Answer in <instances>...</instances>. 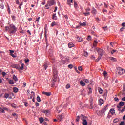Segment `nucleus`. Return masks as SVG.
Returning a JSON list of instances; mask_svg holds the SVG:
<instances>
[{
	"label": "nucleus",
	"mask_w": 125,
	"mask_h": 125,
	"mask_svg": "<svg viewBox=\"0 0 125 125\" xmlns=\"http://www.w3.org/2000/svg\"><path fill=\"white\" fill-rule=\"evenodd\" d=\"M78 70H79V71H83V67H82V66L79 67Z\"/></svg>",
	"instance_id": "obj_57"
},
{
	"label": "nucleus",
	"mask_w": 125,
	"mask_h": 125,
	"mask_svg": "<svg viewBox=\"0 0 125 125\" xmlns=\"http://www.w3.org/2000/svg\"><path fill=\"white\" fill-rule=\"evenodd\" d=\"M16 4H19V0H16Z\"/></svg>",
	"instance_id": "obj_64"
},
{
	"label": "nucleus",
	"mask_w": 125,
	"mask_h": 125,
	"mask_svg": "<svg viewBox=\"0 0 125 125\" xmlns=\"http://www.w3.org/2000/svg\"><path fill=\"white\" fill-rule=\"evenodd\" d=\"M25 63L27 64V63H28L29 61H30V60L27 59V60H25Z\"/></svg>",
	"instance_id": "obj_60"
},
{
	"label": "nucleus",
	"mask_w": 125,
	"mask_h": 125,
	"mask_svg": "<svg viewBox=\"0 0 125 125\" xmlns=\"http://www.w3.org/2000/svg\"><path fill=\"white\" fill-rule=\"evenodd\" d=\"M13 80H14L15 82H17L18 81V79L15 75L13 76Z\"/></svg>",
	"instance_id": "obj_25"
},
{
	"label": "nucleus",
	"mask_w": 125,
	"mask_h": 125,
	"mask_svg": "<svg viewBox=\"0 0 125 125\" xmlns=\"http://www.w3.org/2000/svg\"><path fill=\"white\" fill-rule=\"evenodd\" d=\"M81 120L83 121L82 124L83 125H87V121H86V117L83 116V115H81Z\"/></svg>",
	"instance_id": "obj_2"
},
{
	"label": "nucleus",
	"mask_w": 125,
	"mask_h": 125,
	"mask_svg": "<svg viewBox=\"0 0 125 125\" xmlns=\"http://www.w3.org/2000/svg\"><path fill=\"white\" fill-rule=\"evenodd\" d=\"M124 105H125V102H120L119 104V105H118V106H120V107H123V106H124Z\"/></svg>",
	"instance_id": "obj_18"
},
{
	"label": "nucleus",
	"mask_w": 125,
	"mask_h": 125,
	"mask_svg": "<svg viewBox=\"0 0 125 125\" xmlns=\"http://www.w3.org/2000/svg\"><path fill=\"white\" fill-rule=\"evenodd\" d=\"M117 107L118 109V111H121V108H122L121 106H120L117 105Z\"/></svg>",
	"instance_id": "obj_58"
},
{
	"label": "nucleus",
	"mask_w": 125,
	"mask_h": 125,
	"mask_svg": "<svg viewBox=\"0 0 125 125\" xmlns=\"http://www.w3.org/2000/svg\"><path fill=\"white\" fill-rule=\"evenodd\" d=\"M39 121H40L41 124H42V123H43V121H44V120L43 119V118L42 117H41L39 119Z\"/></svg>",
	"instance_id": "obj_28"
},
{
	"label": "nucleus",
	"mask_w": 125,
	"mask_h": 125,
	"mask_svg": "<svg viewBox=\"0 0 125 125\" xmlns=\"http://www.w3.org/2000/svg\"><path fill=\"white\" fill-rule=\"evenodd\" d=\"M42 94L46 95V96H50L51 95V93L50 92H42Z\"/></svg>",
	"instance_id": "obj_10"
},
{
	"label": "nucleus",
	"mask_w": 125,
	"mask_h": 125,
	"mask_svg": "<svg viewBox=\"0 0 125 125\" xmlns=\"http://www.w3.org/2000/svg\"><path fill=\"white\" fill-rule=\"evenodd\" d=\"M36 99L38 102H41V101H42V100H41V98H40V96H37Z\"/></svg>",
	"instance_id": "obj_31"
},
{
	"label": "nucleus",
	"mask_w": 125,
	"mask_h": 125,
	"mask_svg": "<svg viewBox=\"0 0 125 125\" xmlns=\"http://www.w3.org/2000/svg\"><path fill=\"white\" fill-rule=\"evenodd\" d=\"M125 69L121 67H119L117 68V72L119 74V75H123V74H125Z\"/></svg>",
	"instance_id": "obj_4"
},
{
	"label": "nucleus",
	"mask_w": 125,
	"mask_h": 125,
	"mask_svg": "<svg viewBox=\"0 0 125 125\" xmlns=\"http://www.w3.org/2000/svg\"><path fill=\"white\" fill-rule=\"evenodd\" d=\"M52 19H53L54 20H57V16H56V13H55L52 15Z\"/></svg>",
	"instance_id": "obj_13"
},
{
	"label": "nucleus",
	"mask_w": 125,
	"mask_h": 125,
	"mask_svg": "<svg viewBox=\"0 0 125 125\" xmlns=\"http://www.w3.org/2000/svg\"><path fill=\"white\" fill-rule=\"evenodd\" d=\"M20 70H24V63H22L20 68Z\"/></svg>",
	"instance_id": "obj_32"
},
{
	"label": "nucleus",
	"mask_w": 125,
	"mask_h": 125,
	"mask_svg": "<svg viewBox=\"0 0 125 125\" xmlns=\"http://www.w3.org/2000/svg\"><path fill=\"white\" fill-rule=\"evenodd\" d=\"M83 14L85 15V16H87V15H89L90 13L89 12L84 13Z\"/></svg>",
	"instance_id": "obj_51"
},
{
	"label": "nucleus",
	"mask_w": 125,
	"mask_h": 125,
	"mask_svg": "<svg viewBox=\"0 0 125 125\" xmlns=\"http://www.w3.org/2000/svg\"><path fill=\"white\" fill-rule=\"evenodd\" d=\"M64 59L66 62H69L70 61V59H69V58H64Z\"/></svg>",
	"instance_id": "obj_43"
},
{
	"label": "nucleus",
	"mask_w": 125,
	"mask_h": 125,
	"mask_svg": "<svg viewBox=\"0 0 125 125\" xmlns=\"http://www.w3.org/2000/svg\"><path fill=\"white\" fill-rule=\"evenodd\" d=\"M4 97L6 99L8 98V97H9V94H7V93H5L4 95Z\"/></svg>",
	"instance_id": "obj_37"
},
{
	"label": "nucleus",
	"mask_w": 125,
	"mask_h": 125,
	"mask_svg": "<svg viewBox=\"0 0 125 125\" xmlns=\"http://www.w3.org/2000/svg\"><path fill=\"white\" fill-rule=\"evenodd\" d=\"M54 78H52V81H53V82H54V83H55V82H56L57 80H56V78L57 77H55L54 76H53Z\"/></svg>",
	"instance_id": "obj_40"
},
{
	"label": "nucleus",
	"mask_w": 125,
	"mask_h": 125,
	"mask_svg": "<svg viewBox=\"0 0 125 125\" xmlns=\"http://www.w3.org/2000/svg\"><path fill=\"white\" fill-rule=\"evenodd\" d=\"M3 111H8V108H6V107H3Z\"/></svg>",
	"instance_id": "obj_53"
},
{
	"label": "nucleus",
	"mask_w": 125,
	"mask_h": 125,
	"mask_svg": "<svg viewBox=\"0 0 125 125\" xmlns=\"http://www.w3.org/2000/svg\"><path fill=\"white\" fill-rule=\"evenodd\" d=\"M51 62L52 63H54V62H55V60L54 59H52L51 60Z\"/></svg>",
	"instance_id": "obj_59"
},
{
	"label": "nucleus",
	"mask_w": 125,
	"mask_h": 125,
	"mask_svg": "<svg viewBox=\"0 0 125 125\" xmlns=\"http://www.w3.org/2000/svg\"><path fill=\"white\" fill-rule=\"evenodd\" d=\"M51 27H54V26H56V23H55V21H53V22H52V23L51 24Z\"/></svg>",
	"instance_id": "obj_34"
},
{
	"label": "nucleus",
	"mask_w": 125,
	"mask_h": 125,
	"mask_svg": "<svg viewBox=\"0 0 125 125\" xmlns=\"http://www.w3.org/2000/svg\"><path fill=\"white\" fill-rule=\"evenodd\" d=\"M48 66H47V64L46 63H44V65H43V70H46V69H47V67Z\"/></svg>",
	"instance_id": "obj_21"
},
{
	"label": "nucleus",
	"mask_w": 125,
	"mask_h": 125,
	"mask_svg": "<svg viewBox=\"0 0 125 125\" xmlns=\"http://www.w3.org/2000/svg\"><path fill=\"white\" fill-rule=\"evenodd\" d=\"M19 5V8H20V9H21V7H22V5H23V3H21V4H20Z\"/></svg>",
	"instance_id": "obj_55"
},
{
	"label": "nucleus",
	"mask_w": 125,
	"mask_h": 125,
	"mask_svg": "<svg viewBox=\"0 0 125 125\" xmlns=\"http://www.w3.org/2000/svg\"><path fill=\"white\" fill-rule=\"evenodd\" d=\"M80 25L82 27H84L85 26H86V22H83V23H80Z\"/></svg>",
	"instance_id": "obj_19"
},
{
	"label": "nucleus",
	"mask_w": 125,
	"mask_h": 125,
	"mask_svg": "<svg viewBox=\"0 0 125 125\" xmlns=\"http://www.w3.org/2000/svg\"><path fill=\"white\" fill-rule=\"evenodd\" d=\"M76 122H80V116H77L76 118Z\"/></svg>",
	"instance_id": "obj_48"
},
{
	"label": "nucleus",
	"mask_w": 125,
	"mask_h": 125,
	"mask_svg": "<svg viewBox=\"0 0 125 125\" xmlns=\"http://www.w3.org/2000/svg\"><path fill=\"white\" fill-rule=\"evenodd\" d=\"M97 43H98V42H97V40H94L93 43V45L94 47H96L97 45Z\"/></svg>",
	"instance_id": "obj_14"
},
{
	"label": "nucleus",
	"mask_w": 125,
	"mask_h": 125,
	"mask_svg": "<svg viewBox=\"0 0 125 125\" xmlns=\"http://www.w3.org/2000/svg\"><path fill=\"white\" fill-rule=\"evenodd\" d=\"M99 102L100 103V106H101V105H102V104H103V100H102V99H100L99 100Z\"/></svg>",
	"instance_id": "obj_26"
},
{
	"label": "nucleus",
	"mask_w": 125,
	"mask_h": 125,
	"mask_svg": "<svg viewBox=\"0 0 125 125\" xmlns=\"http://www.w3.org/2000/svg\"><path fill=\"white\" fill-rule=\"evenodd\" d=\"M23 87H25V86H26L27 83H26L25 82H24V83H23Z\"/></svg>",
	"instance_id": "obj_61"
},
{
	"label": "nucleus",
	"mask_w": 125,
	"mask_h": 125,
	"mask_svg": "<svg viewBox=\"0 0 125 125\" xmlns=\"http://www.w3.org/2000/svg\"><path fill=\"white\" fill-rule=\"evenodd\" d=\"M88 90H89V92H88L89 94L92 93V89L91 88H88Z\"/></svg>",
	"instance_id": "obj_38"
},
{
	"label": "nucleus",
	"mask_w": 125,
	"mask_h": 125,
	"mask_svg": "<svg viewBox=\"0 0 125 125\" xmlns=\"http://www.w3.org/2000/svg\"><path fill=\"white\" fill-rule=\"evenodd\" d=\"M93 105V103H92V101H91V102H90V109H93V107L92 106Z\"/></svg>",
	"instance_id": "obj_33"
},
{
	"label": "nucleus",
	"mask_w": 125,
	"mask_h": 125,
	"mask_svg": "<svg viewBox=\"0 0 125 125\" xmlns=\"http://www.w3.org/2000/svg\"><path fill=\"white\" fill-rule=\"evenodd\" d=\"M96 9L95 8H94V7H92V11L91 12V13H92V14H96Z\"/></svg>",
	"instance_id": "obj_15"
},
{
	"label": "nucleus",
	"mask_w": 125,
	"mask_h": 125,
	"mask_svg": "<svg viewBox=\"0 0 125 125\" xmlns=\"http://www.w3.org/2000/svg\"><path fill=\"white\" fill-rule=\"evenodd\" d=\"M77 40L78 41V42H82L83 38L82 37H78Z\"/></svg>",
	"instance_id": "obj_27"
},
{
	"label": "nucleus",
	"mask_w": 125,
	"mask_h": 125,
	"mask_svg": "<svg viewBox=\"0 0 125 125\" xmlns=\"http://www.w3.org/2000/svg\"><path fill=\"white\" fill-rule=\"evenodd\" d=\"M110 112L112 114V115H115V109L113 108L110 109Z\"/></svg>",
	"instance_id": "obj_17"
},
{
	"label": "nucleus",
	"mask_w": 125,
	"mask_h": 125,
	"mask_svg": "<svg viewBox=\"0 0 125 125\" xmlns=\"http://www.w3.org/2000/svg\"><path fill=\"white\" fill-rule=\"evenodd\" d=\"M73 67H74V66L72 64H69L68 65V67L69 68V69H73Z\"/></svg>",
	"instance_id": "obj_35"
},
{
	"label": "nucleus",
	"mask_w": 125,
	"mask_h": 125,
	"mask_svg": "<svg viewBox=\"0 0 125 125\" xmlns=\"http://www.w3.org/2000/svg\"><path fill=\"white\" fill-rule=\"evenodd\" d=\"M115 52H117V50H113L111 51V54H114V53H115Z\"/></svg>",
	"instance_id": "obj_54"
},
{
	"label": "nucleus",
	"mask_w": 125,
	"mask_h": 125,
	"mask_svg": "<svg viewBox=\"0 0 125 125\" xmlns=\"http://www.w3.org/2000/svg\"><path fill=\"white\" fill-rule=\"evenodd\" d=\"M66 61L65 60H62L60 62V65H63V64H66Z\"/></svg>",
	"instance_id": "obj_16"
},
{
	"label": "nucleus",
	"mask_w": 125,
	"mask_h": 125,
	"mask_svg": "<svg viewBox=\"0 0 125 125\" xmlns=\"http://www.w3.org/2000/svg\"><path fill=\"white\" fill-rule=\"evenodd\" d=\"M53 73L54 75L53 77H55V78H57V74H58V73L57 72V71L55 70H54L53 71Z\"/></svg>",
	"instance_id": "obj_11"
},
{
	"label": "nucleus",
	"mask_w": 125,
	"mask_h": 125,
	"mask_svg": "<svg viewBox=\"0 0 125 125\" xmlns=\"http://www.w3.org/2000/svg\"><path fill=\"white\" fill-rule=\"evenodd\" d=\"M119 125H125V121L121 122Z\"/></svg>",
	"instance_id": "obj_56"
},
{
	"label": "nucleus",
	"mask_w": 125,
	"mask_h": 125,
	"mask_svg": "<svg viewBox=\"0 0 125 125\" xmlns=\"http://www.w3.org/2000/svg\"><path fill=\"white\" fill-rule=\"evenodd\" d=\"M70 87H71V85H70V84H68L67 85H66V88H67V89H69Z\"/></svg>",
	"instance_id": "obj_42"
},
{
	"label": "nucleus",
	"mask_w": 125,
	"mask_h": 125,
	"mask_svg": "<svg viewBox=\"0 0 125 125\" xmlns=\"http://www.w3.org/2000/svg\"><path fill=\"white\" fill-rule=\"evenodd\" d=\"M17 31V28L16 27H15V25L13 24H10V29L9 30H8L9 34H11L12 35H15Z\"/></svg>",
	"instance_id": "obj_1"
},
{
	"label": "nucleus",
	"mask_w": 125,
	"mask_h": 125,
	"mask_svg": "<svg viewBox=\"0 0 125 125\" xmlns=\"http://www.w3.org/2000/svg\"><path fill=\"white\" fill-rule=\"evenodd\" d=\"M74 46V44L72 42H70L68 44V47L69 48H72Z\"/></svg>",
	"instance_id": "obj_23"
},
{
	"label": "nucleus",
	"mask_w": 125,
	"mask_h": 125,
	"mask_svg": "<svg viewBox=\"0 0 125 125\" xmlns=\"http://www.w3.org/2000/svg\"><path fill=\"white\" fill-rule=\"evenodd\" d=\"M114 100H115V101L118 102V101H119V98H118L117 97H115L114 98Z\"/></svg>",
	"instance_id": "obj_63"
},
{
	"label": "nucleus",
	"mask_w": 125,
	"mask_h": 125,
	"mask_svg": "<svg viewBox=\"0 0 125 125\" xmlns=\"http://www.w3.org/2000/svg\"><path fill=\"white\" fill-rule=\"evenodd\" d=\"M13 92H15V93H17V92H18V88L15 87L13 88Z\"/></svg>",
	"instance_id": "obj_20"
},
{
	"label": "nucleus",
	"mask_w": 125,
	"mask_h": 125,
	"mask_svg": "<svg viewBox=\"0 0 125 125\" xmlns=\"http://www.w3.org/2000/svg\"><path fill=\"white\" fill-rule=\"evenodd\" d=\"M96 50L98 52V54H103V50L102 49L96 48Z\"/></svg>",
	"instance_id": "obj_8"
},
{
	"label": "nucleus",
	"mask_w": 125,
	"mask_h": 125,
	"mask_svg": "<svg viewBox=\"0 0 125 125\" xmlns=\"http://www.w3.org/2000/svg\"><path fill=\"white\" fill-rule=\"evenodd\" d=\"M99 92L100 94H102V92H103V90H102V89L100 88L99 89Z\"/></svg>",
	"instance_id": "obj_45"
},
{
	"label": "nucleus",
	"mask_w": 125,
	"mask_h": 125,
	"mask_svg": "<svg viewBox=\"0 0 125 125\" xmlns=\"http://www.w3.org/2000/svg\"><path fill=\"white\" fill-rule=\"evenodd\" d=\"M108 107H109V104H107L104 107V108L102 109L101 111L102 114H104V112H106V111H107Z\"/></svg>",
	"instance_id": "obj_6"
},
{
	"label": "nucleus",
	"mask_w": 125,
	"mask_h": 125,
	"mask_svg": "<svg viewBox=\"0 0 125 125\" xmlns=\"http://www.w3.org/2000/svg\"><path fill=\"white\" fill-rule=\"evenodd\" d=\"M0 8L1 9H4V5L3 4H0Z\"/></svg>",
	"instance_id": "obj_44"
},
{
	"label": "nucleus",
	"mask_w": 125,
	"mask_h": 125,
	"mask_svg": "<svg viewBox=\"0 0 125 125\" xmlns=\"http://www.w3.org/2000/svg\"><path fill=\"white\" fill-rule=\"evenodd\" d=\"M110 59L111 60H112V61H117V59L112 57H110Z\"/></svg>",
	"instance_id": "obj_39"
},
{
	"label": "nucleus",
	"mask_w": 125,
	"mask_h": 125,
	"mask_svg": "<svg viewBox=\"0 0 125 125\" xmlns=\"http://www.w3.org/2000/svg\"><path fill=\"white\" fill-rule=\"evenodd\" d=\"M7 11H8L9 14H10V7H9V5H8Z\"/></svg>",
	"instance_id": "obj_46"
},
{
	"label": "nucleus",
	"mask_w": 125,
	"mask_h": 125,
	"mask_svg": "<svg viewBox=\"0 0 125 125\" xmlns=\"http://www.w3.org/2000/svg\"><path fill=\"white\" fill-rule=\"evenodd\" d=\"M42 112L45 114L46 116H49L50 114V111L49 110L43 109L42 110Z\"/></svg>",
	"instance_id": "obj_5"
},
{
	"label": "nucleus",
	"mask_w": 125,
	"mask_h": 125,
	"mask_svg": "<svg viewBox=\"0 0 125 125\" xmlns=\"http://www.w3.org/2000/svg\"><path fill=\"white\" fill-rule=\"evenodd\" d=\"M5 29L6 31H9V29H10V25H9V26H5Z\"/></svg>",
	"instance_id": "obj_36"
},
{
	"label": "nucleus",
	"mask_w": 125,
	"mask_h": 125,
	"mask_svg": "<svg viewBox=\"0 0 125 125\" xmlns=\"http://www.w3.org/2000/svg\"><path fill=\"white\" fill-rule=\"evenodd\" d=\"M0 113H4V111H3V109L1 107H0Z\"/></svg>",
	"instance_id": "obj_47"
},
{
	"label": "nucleus",
	"mask_w": 125,
	"mask_h": 125,
	"mask_svg": "<svg viewBox=\"0 0 125 125\" xmlns=\"http://www.w3.org/2000/svg\"><path fill=\"white\" fill-rule=\"evenodd\" d=\"M120 121V119L119 118H116L113 120V123H115V124L118 123Z\"/></svg>",
	"instance_id": "obj_29"
},
{
	"label": "nucleus",
	"mask_w": 125,
	"mask_h": 125,
	"mask_svg": "<svg viewBox=\"0 0 125 125\" xmlns=\"http://www.w3.org/2000/svg\"><path fill=\"white\" fill-rule=\"evenodd\" d=\"M2 75L3 77H4V76H5L6 75V73L4 72H2Z\"/></svg>",
	"instance_id": "obj_62"
},
{
	"label": "nucleus",
	"mask_w": 125,
	"mask_h": 125,
	"mask_svg": "<svg viewBox=\"0 0 125 125\" xmlns=\"http://www.w3.org/2000/svg\"><path fill=\"white\" fill-rule=\"evenodd\" d=\"M74 7L75 8L78 7V4L77 3V2L76 1H74Z\"/></svg>",
	"instance_id": "obj_41"
},
{
	"label": "nucleus",
	"mask_w": 125,
	"mask_h": 125,
	"mask_svg": "<svg viewBox=\"0 0 125 125\" xmlns=\"http://www.w3.org/2000/svg\"><path fill=\"white\" fill-rule=\"evenodd\" d=\"M107 71H104L103 73L104 77H107Z\"/></svg>",
	"instance_id": "obj_30"
},
{
	"label": "nucleus",
	"mask_w": 125,
	"mask_h": 125,
	"mask_svg": "<svg viewBox=\"0 0 125 125\" xmlns=\"http://www.w3.org/2000/svg\"><path fill=\"white\" fill-rule=\"evenodd\" d=\"M54 5V1L51 0V1H48L45 6V7H47V9H48L49 8L48 6H52V5Z\"/></svg>",
	"instance_id": "obj_3"
},
{
	"label": "nucleus",
	"mask_w": 125,
	"mask_h": 125,
	"mask_svg": "<svg viewBox=\"0 0 125 125\" xmlns=\"http://www.w3.org/2000/svg\"><path fill=\"white\" fill-rule=\"evenodd\" d=\"M8 83L9 84H14V82H13V80H9Z\"/></svg>",
	"instance_id": "obj_24"
},
{
	"label": "nucleus",
	"mask_w": 125,
	"mask_h": 125,
	"mask_svg": "<svg viewBox=\"0 0 125 125\" xmlns=\"http://www.w3.org/2000/svg\"><path fill=\"white\" fill-rule=\"evenodd\" d=\"M58 119L60 121H63V119H64V114H62L61 115H59L58 116Z\"/></svg>",
	"instance_id": "obj_7"
},
{
	"label": "nucleus",
	"mask_w": 125,
	"mask_h": 125,
	"mask_svg": "<svg viewBox=\"0 0 125 125\" xmlns=\"http://www.w3.org/2000/svg\"><path fill=\"white\" fill-rule=\"evenodd\" d=\"M102 55H103V54H99V56L98 57V59L96 60V61L98 62L100 59H101V58L102 57Z\"/></svg>",
	"instance_id": "obj_12"
},
{
	"label": "nucleus",
	"mask_w": 125,
	"mask_h": 125,
	"mask_svg": "<svg viewBox=\"0 0 125 125\" xmlns=\"http://www.w3.org/2000/svg\"><path fill=\"white\" fill-rule=\"evenodd\" d=\"M80 84L82 86H85V83H84V82H83V81L82 80L80 81Z\"/></svg>",
	"instance_id": "obj_22"
},
{
	"label": "nucleus",
	"mask_w": 125,
	"mask_h": 125,
	"mask_svg": "<svg viewBox=\"0 0 125 125\" xmlns=\"http://www.w3.org/2000/svg\"><path fill=\"white\" fill-rule=\"evenodd\" d=\"M71 3H73V0H67V4H68L69 6H71V5H73Z\"/></svg>",
	"instance_id": "obj_9"
},
{
	"label": "nucleus",
	"mask_w": 125,
	"mask_h": 125,
	"mask_svg": "<svg viewBox=\"0 0 125 125\" xmlns=\"http://www.w3.org/2000/svg\"><path fill=\"white\" fill-rule=\"evenodd\" d=\"M84 82H85V83H89V80H88V79H85L84 80Z\"/></svg>",
	"instance_id": "obj_52"
},
{
	"label": "nucleus",
	"mask_w": 125,
	"mask_h": 125,
	"mask_svg": "<svg viewBox=\"0 0 125 125\" xmlns=\"http://www.w3.org/2000/svg\"><path fill=\"white\" fill-rule=\"evenodd\" d=\"M84 56L85 57L88 56V53H87V52H85L84 53Z\"/></svg>",
	"instance_id": "obj_50"
},
{
	"label": "nucleus",
	"mask_w": 125,
	"mask_h": 125,
	"mask_svg": "<svg viewBox=\"0 0 125 125\" xmlns=\"http://www.w3.org/2000/svg\"><path fill=\"white\" fill-rule=\"evenodd\" d=\"M87 40L88 41H90V40H91V36L89 35L87 38Z\"/></svg>",
	"instance_id": "obj_49"
}]
</instances>
